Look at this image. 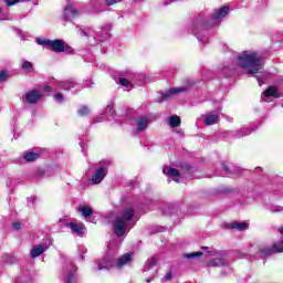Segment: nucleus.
<instances>
[{"instance_id": "obj_46", "label": "nucleus", "mask_w": 283, "mask_h": 283, "mask_svg": "<svg viewBox=\"0 0 283 283\" xmlns=\"http://www.w3.org/2000/svg\"><path fill=\"white\" fill-rule=\"evenodd\" d=\"M87 83H90V81H87V82H86V84H85V85H86V87H88V86H90V84H87Z\"/></svg>"}, {"instance_id": "obj_11", "label": "nucleus", "mask_w": 283, "mask_h": 283, "mask_svg": "<svg viewBox=\"0 0 283 283\" xmlns=\"http://www.w3.org/2000/svg\"><path fill=\"white\" fill-rule=\"evenodd\" d=\"M163 174L169 177L168 182H171V180H174L175 182H180V179H178L180 177V171H178V169L165 166L163 168Z\"/></svg>"}, {"instance_id": "obj_43", "label": "nucleus", "mask_w": 283, "mask_h": 283, "mask_svg": "<svg viewBox=\"0 0 283 283\" xmlns=\"http://www.w3.org/2000/svg\"><path fill=\"white\" fill-rule=\"evenodd\" d=\"M165 280H171V272H168V273L165 275Z\"/></svg>"}, {"instance_id": "obj_14", "label": "nucleus", "mask_w": 283, "mask_h": 283, "mask_svg": "<svg viewBox=\"0 0 283 283\" xmlns=\"http://www.w3.org/2000/svg\"><path fill=\"white\" fill-rule=\"evenodd\" d=\"M73 87H76V83L72 80H69L64 82H57L55 90H63L64 92H69V90H73Z\"/></svg>"}, {"instance_id": "obj_48", "label": "nucleus", "mask_w": 283, "mask_h": 283, "mask_svg": "<svg viewBox=\"0 0 283 283\" xmlns=\"http://www.w3.org/2000/svg\"><path fill=\"white\" fill-rule=\"evenodd\" d=\"M237 171H240V168H237Z\"/></svg>"}, {"instance_id": "obj_25", "label": "nucleus", "mask_w": 283, "mask_h": 283, "mask_svg": "<svg viewBox=\"0 0 283 283\" xmlns=\"http://www.w3.org/2000/svg\"><path fill=\"white\" fill-rule=\"evenodd\" d=\"M157 262H158V256H151L148 260L146 266L144 268V271H149V269H154V266H156Z\"/></svg>"}, {"instance_id": "obj_37", "label": "nucleus", "mask_w": 283, "mask_h": 283, "mask_svg": "<svg viewBox=\"0 0 283 283\" xmlns=\"http://www.w3.org/2000/svg\"><path fill=\"white\" fill-rule=\"evenodd\" d=\"M193 34L197 35L198 41H201V43H207V42L205 41V39H202L200 35H198V33H197L196 31H193Z\"/></svg>"}, {"instance_id": "obj_34", "label": "nucleus", "mask_w": 283, "mask_h": 283, "mask_svg": "<svg viewBox=\"0 0 283 283\" xmlns=\"http://www.w3.org/2000/svg\"><path fill=\"white\" fill-rule=\"evenodd\" d=\"M280 211H283V207H280V206H273L272 207V212L273 213H280Z\"/></svg>"}, {"instance_id": "obj_8", "label": "nucleus", "mask_w": 283, "mask_h": 283, "mask_svg": "<svg viewBox=\"0 0 283 283\" xmlns=\"http://www.w3.org/2000/svg\"><path fill=\"white\" fill-rule=\"evenodd\" d=\"M78 14H81V12H78V10H76V7H74V1L67 0L63 11L64 21H72L73 19H76Z\"/></svg>"}, {"instance_id": "obj_15", "label": "nucleus", "mask_w": 283, "mask_h": 283, "mask_svg": "<svg viewBox=\"0 0 283 283\" xmlns=\"http://www.w3.org/2000/svg\"><path fill=\"white\" fill-rule=\"evenodd\" d=\"M185 87H172L170 88L168 92L164 93L161 95L163 101H167V98H170L171 96H174V94H180L181 92H185Z\"/></svg>"}, {"instance_id": "obj_17", "label": "nucleus", "mask_w": 283, "mask_h": 283, "mask_svg": "<svg viewBox=\"0 0 283 283\" xmlns=\"http://www.w3.org/2000/svg\"><path fill=\"white\" fill-rule=\"evenodd\" d=\"M149 127V118L139 117L137 118V132H145Z\"/></svg>"}, {"instance_id": "obj_45", "label": "nucleus", "mask_w": 283, "mask_h": 283, "mask_svg": "<svg viewBox=\"0 0 283 283\" xmlns=\"http://www.w3.org/2000/svg\"><path fill=\"white\" fill-rule=\"evenodd\" d=\"M151 280H153V279H148V280H146V282L149 283V282H151Z\"/></svg>"}, {"instance_id": "obj_4", "label": "nucleus", "mask_w": 283, "mask_h": 283, "mask_svg": "<svg viewBox=\"0 0 283 283\" xmlns=\"http://www.w3.org/2000/svg\"><path fill=\"white\" fill-rule=\"evenodd\" d=\"M38 44L39 45H46V48L49 50H52L53 52H66L67 54H71L72 52V48L71 46H66L65 42L61 41V40H42V39H38Z\"/></svg>"}, {"instance_id": "obj_18", "label": "nucleus", "mask_w": 283, "mask_h": 283, "mask_svg": "<svg viewBox=\"0 0 283 283\" xmlns=\"http://www.w3.org/2000/svg\"><path fill=\"white\" fill-rule=\"evenodd\" d=\"M203 120L206 125H216L220 120V116L218 114H207L203 116Z\"/></svg>"}, {"instance_id": "obj_23", "label": "nucleus", "mask_w": 283, "mask_h": 283, "mask_svg": "<svg viewBox=\"0 0 283 283\" xmlns=\"http://www.w3.org/2000/svg\"><path fill=\"white\" fill-rule=\"evenodd\" d=\"M38 158V153L28 151L24 154V160H27V163H34V160H36Z\"/></svg>"}, {"instance_id": "obj_35", "label": "nucleus", "mask_w": 283, "mask_h": 283, "mask_svg": "<svg viewBox=\"0 0 283 283\" xmlns=\"http://www.w3.org/2000/svg\"><path fill=\"white\" fill-rule=\"evenodd\" d=\"M12 227H13V229H15V231H19V229H21V222L15 221V222H13Z\"/></svg>"}, {"instance_id": "obj_49", "label": "nucleus", "mask_w": 283, "mask_h": 283, "mask_svg": "<svg viewBox=\"0 0 283 283\" xmlns=\"http://www.w3.org/2000/svg\"><path fill=\"white\" fill-rule=\"evenodd\" d=\"M202 249H207L206 247H203Z\"/></svg>"}, {"instance_id": "obj_41", "label": "nucleus", "mask_w": 283, "mask_h": 283, "mask_svg": "<svg viewBox=\"0 0 283 283\" xmlns=\"http://www.w3.org/2000/svg\"><path fill=\"white\" fill-rule=\"evenodd\" d=\"M4 19H6V15H3V11L0 8V21H4Z\"/></svg>"}, {"instance_id": "obj_32", "label": "nucleus", "mask_w": 283, "mask_h": 283, "mask_svg": "<svg viewBox=\"0 0 283 283\" xmlns=\"http://www.w3.org/2000/svg\"><path fill=\"white\" fill-rule=\"evenodd\" d=\"M106 114H109V116H114V114H115L114 104H111V105L107 106Z\"/></svg>"}, {"instance_id": "obj_39", "label": "nucleus", "mask_w": 283, "mask_h": 283, "mask_svg": "<svg viewBox=\"0 0 283 283\" xmlns=\"http://www.w3.org/2000/svg\"><path fill=\"white\" fill-rule=\"evenodd\" d=\"M221 167H222V169H224L227 172L230 171V170H229V167L227 166V164L221 163Z\"/></svg>"}, {"instance_id": "obj_19", "label": "nucleus", "mask_w": 283, "mask_h": 283, "mask_svg": "<svg viewBox=\"0 0 283 283\" xmlns=\"http://www.w3.org/2000/svg\"><path fill=\"white\" fill-rule=\"evenodd\" d=\"M229 229H237V231H247L249 229V224L247 222H232L228 224Z\"/></svg>"}, {"instance_id": "obj_5", "label": "nucleus", "mask_w": 283, "mask_h": 283, "mask_svg": "<svg viewBox=\"0 0 283 283\" xmlns=\"http://www.w3.org/2000/svg\"><path fill=\"white\" fill-rule=\"evenodd\" d=\"M57 224L60 227H67L71 229L72 233L75 235H78L80 238H83L85 235V224L83 222H69L67 219H60Z\"/></svg>"}, {"instance_id": "obj_24", "label": "nucleus", "mask_w": 283, "mask_h": 283, "mask_svg": "<svg viewBox=\"0 0 283 283\" xmlns=\"http://www.w3.org/2000/svg\"><path fill=\"white\" fill-rule=\"evenodd\" d=\"M168 123L172 128L180 127V118L177 115L170 116Z\"/></svg>"}, {"instance_id": "obj_42", "label": "nucleus", "mask_w": 283, "mask_h": 283, "mask_svg": "<svg viewBox=\"0 0 283 283\" xmlns=\"http://www.w3.org/2000/svg\"><path fill=\"white\" fill-rule=\"evenodd\" d=\"M44 92H52V87L49 86V85H45V86H44Z\"/></svg>"}, {"instance_id": "obj_33", "label": "nucleus", "mask_w": 283, "mask_h": 283, "mask_svg": "<svg viewBox=\"0 0 283 283\" xmlns=\"http://www.w3.org/2000/svg\"><path fill=\"white\" fill-rule=\"evenodd\" d=\"M8 78V72L0 71V83H3Z\"/></svg>"}, {"instance_id": "obj_16", "label": "nucleus", "mask_w": 283, "mask_h": 283, "mask_svg": "<svg viewBox=\"0 0 283 283\" xmlns=\"http://www.w3.org/2000/svg\"><path fill=\"white\" fill-rule=\"evenodd\" d=\"M269 96H273V98H280V93L274 86H270L262 95V101H266L264 98H269Z\"/></svg>"}, {"instance_id": "obj_2", "label": "nucleus", "mask_w": 283, "mask_h": 283, "mask_svg": "<svg viewBox=\"0 0 283 283\" xmlns=\"http://www.w3.org/2000/svg\"><path fill=\"white\" fill-rule=\"evenodd\" d=\"M134 216H135L134 208L128 207L122 210L119 216L115 219L113 223V229L115 234L118 238H123L127 229H133V227L136 226V221H134Z\"/></svg>"}, {"instance_id": "obj_1", "label": "nucleus", "mask_w": 283, "mask_h": 283, "mask_svg": "<svg viewBox=\"0 0 283 283\" xmlns=\"http://www.w3.org/2000/svg\"><path fill=\"white\" fill-rule=\"evenodd\" d=\"M238 64L243 70H248V74H262V70H264L262 56L253 51H243L238 56Z\"/></svg>"}, {"instance_id": "obj_36", "label": "nucleus", "mask_w": 283, "mask_h": 283, "mask_svg": "<svg viewBox=\"0 0 283 283\" xmlns=\"http://www.w3.org/2000/svg\"><path fill=\"white\" fill-rule=\"evenodd\" d=\"M123 0H106L107 6H114V3H119Z\"/></svg>"}, {"instance_id": "obj_12", "label": "nucleus", "mask_w": 283, "mask_h": 283, "mask_svg": "<svg viewBox=\"0 0 283 283\" xmlns=\"http://www.w3.org/2000/svg\"><path fill=\"white\" fill-rule=\"evenodd\" d=\"M41 98H43V94L36 90L28 92L24 96V101H27L30 105L39 103Z\"/></svg>"}, {"instance_id": "obj_13", "label": "nucleus", "mask_w": 283, "mask_h": 283, "mask_svg": "<svg viewBox=\"0 0 283 283\" xmlns=\"http://www.w3.org/2000/svg\"><path fill=\"white\" fill-rule=\"evenodd\" d=\"M229 14V7H222L218 11L211 14V21L212 25H216V23L222 21V19Z\"/></svg>"}, {"instance_id": "obj_6", "label": "nucleus", "mask_w": 283, "mask_h": 283, "mask_svg": "<svg viewBox=\"0 0 283 283\" xmlns=\"http://www.w3.org/2000/svg\"><path fill=\"white\" fill-rule=\"evenodd\" d=\"M63 281L64 283L76 282V265L71 261L66 262L63 268Z\"/></svg>"}, {"instance_id": "obj_28", "label": "nucleus", "mask_w": 283, "mask_h": 283, "mask_svg": "<svg viewBox=\"0 0 283 283\" xmlns=\"http://www.w3.org/2000/svg\"><path fill=\"white\" fill-rule=\"evenodd\" d=\"M22 70H27V72H33L32 63L30 61H24L22 63Z\"/></svg>"}, {"instance_id": "obj_3", "label": "nucleus", "mask_w": 283, "mask_h": 283, "mask_svg": "<svg viewBox=\"0 0 283 283\" xmlns=\"http://www.w3.org/2000/svg\"><path fill=\"white\" fill-rule=\"evenodd\" d=\"M132 255L133 253H126L122 255L117 261L114 260V256L106 255L97 263V269L99 271H103V269H112V266H116L117 269H123V266L132 262Z\"/></svg>"}, {"instance_id": "obj_7", "label": "nucleus", "mask_w": 283, "mask_h": 283, "mask_svg": "<svg viewBox=\"0 0 283 283\" xmlns=\"http://www.w3.org/2000/svg\"><path fill=\"white\" fill-rule=\"evenodd\" d=\"M103 32H105L104 36H99L98 34H94V30L87 28L81 31L82 36H94L97 41H107L109 39V32L112 31V24H106L103 27Z\"/></svg>"}, {"instance_id": "obj_40", "label": "nucleus", "mask_w": 283, "mask_h": 283, "mask_svg": "<svg viewBox=\"0 0 283 283\" xmlns=\"http://www.w3.org/2000/svg\"><path fill=\"white\" fill-rule=\"evenodd\" d=\"M176 0H164V6H169L170 3H174Z\"/></svg>"}, {"instance_id": "obj_30", "label": "nucleus", "mask_w": 283, "mask_h": 283, "mask_svg": "<svg viewBox=\"0 0 283 283\" xmlns=\"http://www.w3.org/2000/svg\"><path fill=\"white\" fill-rule=\"evenodd\" d=\"M202 255V252H192L185 254L184 258H187V260H191V258H200Z\"/></svg>"}, {"instance_id": "obj_27", "label": "nucleus", "mask_w": 283, "mask_h": 283, "mask_svg": "<svg viewBox=\"0 0 283 283\" xmlns=\"http://www.w3.org/2000/svg\"><path fill=\"white\" fill-rule=\"evenodd\" d=\"M251 134L250 128H242L240 132L237 133V138H242V136H249Z\"/></svg>"}, {"instance_id": "obj_26", "label": "nucleus", "mask_w": 283, "mask_h": 283, "mask_svg": "<svg viewBox=\"0 0 283 283\" xmlns=\"http://www.w3.org/2000/svg\"><path fill=\"white\" fill-rule=\"evenodd\" d=\"M119 85H122L126 90H129V87H132V82L128 81L127 78L122 77L119 78Z\"/></svg>"}, {"instance_id": "obj_38", "label": "nucleus", "mask_w": 283, "mask_h": 283, "mask_svg": "<svg viewBox=\"0 0 283 283\" xmlns=\"http://www.w3.org/2000/svg\"><path fill=\"white\" fill-rule=\"evenodd\" d=\"M255 78L258 80L259 85H264V81H262V77L255 75Z\"/></svg>"}, {"instance_id": "obj_9", "label": "nucleus", "mask_w": 283, "mask_h": 283, "mask_svg": "<svg viewBox=\"0 0 283 283\" xmlns=\"http://www.w3.org/2000/svg\"><path fill=\"white\" fill-rule=\"evenodd\" d=\"M109 167V161H104V166L97 168L92 176V182L94 185H101L103 180H105V176H107V168Z\"/></svg>"}, {"instance_id": "obj_47", "label": "nucleus", "mask_w": 283, "mask_h": 283, "mask_svg": "<svg viewBox=\"0 0 283 283\" xmlns=\"http://www.w3.org/2000/svg\"><path fill=\"white\" fill-rule=\"evenodd\" d=\"M256 169V171L260 169V167H258V168H255Z\"/></svg>"}, {"instance_id": "obj_31", "label": "nucleus", "mask_w": 283, "mask_h": 283, "mask_svg": "<svg viewBox=\"0 0 283 283\" xmlns=\"http://www.w3.org/2000/svg\"><path fill=\"white\" fill-rule=\"evenodd\" d=\"M54 101H56L57 103H63V101H65V97L61 93H56L54 95Z\"/></svg>"}, {"instance_id": "obj_10", "label": "nucleus", "mask_w": 283, "mask_h": 283, "mask_svg": "<svg viewBox=\"0 0 283 283\" xmlns=\"http://www.w3.org/2000/svg\"><path fill=\"white\" fill-rule=\"evenodd\" d=\"M273 253H283V241L274 243L271 248H262L258 253V258H266L273 255Z\"/></svg>"}, {"instance_id": "obj_20", "label": "nucleus", "mask_w": 283, "mask_h": 283, "mask_svg": "<svg viewBox=\"0 0 283 283\" xmlns=\"http://www.w3.org/2000/svg\"><path fill=\"white\" fill-rule=\"evenodd\" d=\"M78 211L80 213H82L85 220H88V218H92V213H94V210H92V207L90 206H80Z\"/></svg>"}, {"instance_id": "obj_44", "label": "nucleus", "mask_w": 283, "mask_h": 283, "mask_svg": "<svg viewBox=\"0 0 283 283\" xmlns=\"http://www.w3.org/2000/svg\"><path fill=\"white\" fill-rule=\"evenodd\" d=\"M279 231H280V233H282V235H283V228H281Z\"/></svg>"}, {"instance_id": "obj_22", "label": "nucleus", "mask_w": 283, "mask_h": 283, "mask_svg": "<svg viewBox=\"0 0 283 283\" xmlns=\"http://www.w3.org/2000/svg\"><path fill=\"white\" fill-rule=\"evenodd\" d=\"M224 258H217L208 262V266H227Z\"/></svg>"}, {"instance_id": "obj_29", "label": "nucleus", "mask_w": 283, "mask_h": 283, "mask_svg": "<svg viewBox=\"0 0 283 283\" xmlns=\"http://www.w3.org/2000/svg\"><path fill=\"white\" fill-rule=\"evenodd\" d=\"M80 116H87V114H90V108L87 106H82L78 111H77Z\"/></svg>"}, {"instance_id": "obj_21", "label": "nucleus", "mask_w": 283, "mask_h": 283, "mask_svg": "<svg viewBox=\"0 0 283 283\" xmlns=\"http://www.w3.org/2000/svg\"><path fill=\"white\" fill-rule=\"evenodd\" d=\"M46 250H48V247L45 245H35L31 250V258H39V255H42V253H45Z\"/></svg>"}]
</instances>
